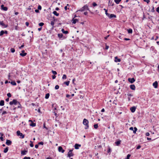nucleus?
Segmentation results:
<instances>
[{"label": "nucleus", "mask_w": 159, "mask_h": 159, "mask_svg": "<svg viewBox=\"0 0 159 159\" xmlns=\"http://www.w3.org/2000/svg\"><path fill=\"white\" fill-rule=\"evenodd\" d=\"M83 123L84 125H85V129H86L89 128V121L87 119H84Z\"/></svg>", "instance_id": "f257e3e1"}, {"label": "nucleus", "mask_w": 159, "mask_h": 159, "mask_svg": "<svg viewBox=\"0 0 159 159\" xmlns=\"http://www.w3.org/2000/svg\"><path fill=\"white\" fill-rule=\"evenodd\" d=\"M17 103H19V102L17 101L16 99H14L12 101L10 102L9 104L11 105H17Z\"/></svg>", "instance_id": "f03ea898"}, {"label": "nucleus", "mask_w": 159, "mask_h": 159, "mask_svg": "<svg viewBox=\"0 0 159 159\" xmlns=\"http://www.w3.org/2000/svg\"><path fill=\"white\" fill-rule=\"evenodd\" d=\"M85 10H88L89 11L88 7L87 5H85L82 8H80L79 10L77 11H83Z\"/></svg>", "instance_id": "7ed1b4c3"}, {"label": "nucleus", "mask_w": 159, "mask_h": 159, "mask_svg": "<svg viewBox=\"0 0 159 159\" xmlns=\"http://www.w3.org/2000/svg\"><path fill=\"white\" fill-rule=\"evenodd\" d=\"M16 133L17 135L20 136L22 139H23L24 138V135H23L22 133H20V131H17L16 132Z\"/></svg>", "instance_id": "20e7f679"}, {"label": "nucleus", "mask_w": 159, "mask_h": 159, "mask_svg": "<svg viewBox=\"0 0 159 159\" xmlns=\"http://www.w3.org/2000/svg\"><path fill=\"white\" fill-rule=\"evenodd\" d=\"M128 81L131 83H133L135 80L134 78H129L128 79Z\"/></svg>", "instance_id": "39448f33"}, {"label": "nucleus", "mask_w": 159, "mask_h": 159, "mask_svg": "<svg viewBox=\"0 0 159 159\" xmlns=\"http://www.w3.org/2000/svg\"><path fill=\"white\" fill-rule=\"evenodd\" d=\"M58 150L59 152H61L62 153H63L65 152V150L63 149L62 148L61 146L58 147Z\"/></svg>", "instance_id": "423d86ee"}, {"label": "nucleus", "mask_w": 159, "mask_h": 159, "mask_svg": "<svg viewBox=\"0 0 159 159\" xmlns=\"http://www.w3.org/2000/svg\"><path fill=\"white\" fill-rule=\"evenodd\" d=\"M1 9L2 10H4V11H7V9H8L7 7H5L4 6V5H3V4H2V5H1Z\"/></svg>", "instance_id": "0eeeda50"}, {"label": "nucleus", "mask_w": 159, "mask_h": 159, "mask_svg": "<svg viewBox=\"0 0 159 159\" xmlns=\"http://www.w3.org/2000/svg\"><path fill=\"white\" fill-rule=\"evenodd\" d=\"M11 143L12 142L11 140L8 139H7L6 144L8 146L10 145L11 144Z\"/></svg>", "instance_id": "6e6552de"}, {"label": "nucleus", "mask_w": 159, "mask_h": 159, "mask_svg": "<svg viewBox=\"0 0 159 159\" xmlns=\"http://www.w3.org/2000/svg\"><path fill=\"white\" fill-rule=\"evenodd\" d=\"M81 146V145L80 144L77 143H76L74 146L75 148L76 149H79V147H80Z\"/></svg>", "instance_id": "1a4fd4ad"}, {"label": "nucleus", "mask_w": 159, "mask_h": 159, "mask_svg": "<svg viewBox=\"0 0 159 159\" xmlns=\"http://www.w3.org/2000/svg\"><path fill=\"white\" fill-rule=\"evenodd\" d=\"M21 52H22L20 54V55L22 57L25 56L27 54V53L25 52V51L24 50H22Z\"/></svg>", "instance_id": "9d476101"}, {"label": "nucleus", "mask_w": 159, "mask_h": 159, "mask_svg": "<svg viewBox=\"0 0 159 159\" xmlns=\"http://www.w3.org/2000/svg\"><path fill=\"white\" fill-rule=\"evenodd\" d=\"M0 25L4 26L5 28H7V25H5L3 21L0 22Z\"/></svg>", "instance_id": "9b49d317"}, {"label": "nucleus", "mask_w": 159, "mask_h": 159, "mask_svg": "<svg viewBox=\"0 0 159 159\" xmlns=\"http://www.w3.org/2000/svg\"><path fill=\"white\" fill-rule=\"evenodd\" d=\"M153 85L155 88H157L158 87V82L157 81H156L154 83H153Z\"/></svg>", "instance_id": "f8f14e48"}, {"label": "nucleus", "mask_w": 159, "mask_h": 159, "mask_svg": "<svg viewBox=\"0 0 159 159\" xmlns=\"http://www.w3.org/2000/svg\"><path fill=\"white\" fill-rule=\"evenodd\" d=\"M136 109V107H133L130 108V110L132 112H134Z\"/></svg>", "instance_id": "ddd939ff"}, {"label": "nucleus", "mask_w": 159, "mask_h": 159, "mask_svg": "<svg viewBox=\"0 0 159 159\" xmlns=\"http://www.w3.org/2000/svg\"><path fill=\"white\" fill-rule=\"evenodd\" d=\"M28 152L27 150H24L21 151V154L22 155H25Z\"/></svg>", "instance_id": "4468645a"}, {"label": "nucleus", "mask_w": 159, "mask_h": 159, "mask_svg": "<svg viewBox=\"0 0 159 159\" xmlns=\"http://www.w3.org/2000/svg\"><path fill=\"white\" fill-rule=\"evenodd\" d=\"M78 21V19H76L73 18L72 20V23L74 24H75L76 22Z\"/></svg>", "instance_id": "2eb2a0df"}, {"label": "nucleus", "mask_w": 159, "mask_h": 159, "mask_svg": "<svg viewBox=\"0 0 159 159\" xmlns=\"http://www.w3.org/2000/svg\"><path fill=\"white\" fill-rule=\"evenodd\" d=\"M67 156L68 157H72L74 156V154L72 152H68Z\"/></svg>", "instance_id": "dca6fc26"}, {"label": "nucleus", "mask_w": 159, "mask_h": 159, "mask_svg": "<svg viewBox=\"0 0 159 159\" xmlns=\"http://www.w3.org/2000/svg\"><path fill=\"white\" fill-rule=\"evenodd\" d=\"M115 61L116 62H120L121 61L120 59L118 58L117 57H115Z\"/></svg>", "instance_id": "f3484780"}, {"label": "nucleus", "mask_w": 159, "mask_h": 159, "mask_svg": "<svg viewBox=\"0 0 159 159\" xmlns=\"http://www.w3.org/2000/svg\"><path fill=\"white\" fill-rule=\"evenodd\" d=\"M29 121H31V123L30 124V125L32 127H35L36 126V123H34L32 122V120H29Z\"/></svg>", "instance_id": "a211bd4d"}, {"label": "nucleus", "mask_w": 159, "mask_h": 159, "mask_svg": "<svg viewBox=\"0 0 159 159\" xmlns=\"http://www.w3.org/2000/svg\"><path fill=\"white\" fill-rule=\"evenodd\" d=\"M130 88L131 89L133 90H135V87L134 85L132 84L130 85Z\"/></svg>", "instance_id": "6ab92c4d"}, {"label": "nucleus", "mask_w": 159, "mask_h": 159, "mask_svg": "<svg viewBox=\"0 0 159 159\" xmlns=\"http://www.w3.org/2000/svg\"><path fill=\"white\" fill-rule=\"evenodd\" d=\"M116 16L114 14H110V16L109 18H116Z\"/></svg>", "instance_id": "aec40b11"}, {"label": "nucleus", "mask_w": 159, "mask_h": 159, "mask_svg": "<svg viewBox=\"0 0 159 159\" xmlns=\"http://www.w3.org/2000/svg\"><path fill=\"white\" fill-rule=\"evenodd\" d=\"M61 31L63 34H67L68 33V31H65L64 29H62L61 30Z\"/></svg>", "instance_id": "412c9836"}, {"label": "nucleus", "mask_w": 159, "mask_h": 159, "mask_svg": "<svg viewBox=\"0 0 159 159\" xmlns=\"http://www.w3.org/2000/svg\"><path fill=\"white\" fill-rule=\"evenodd\" d=\"M4 104V101L3 100H1L0 101V106H3Z\"/></svg>", "instance_id": "4be33fe9"}, {"label": "nucleus", "mask_w": 159, "mask_h": 159, "mask_svg": "<svg viewBox=\"0 0 159 159\" xmlns=\"http://www.w3.org/2000/svg\"><path fill=\"white\" fill-rule=\"evenodd\" d=\"M53 13L55 16H58L59 15V14L56 11H54Z\"/></svg>", "instance_id": "5701e85b"}, {"label": "nucleus", "mask_w": 159, "mask_h": 159, "mask_svg": "<svg viewBox=\"0 0 159 159\" xmlns=\"http://www.w3.org/2000/svg\"><path fill=\"white\" fill-rule=\"evenodd\" d=\"M57 35L60 39L63 36V34H58Z\"/></svg>", "instance_id": "b1692460"}, {"label": "nucleus", "mask_w": 159, "mask_h": 159, "mask_svg": "<svg viewBox=\"0 0 159 159\" xmlns=\"http://www.w3.org/2000/svg\"><path fill=\"white\" fill-rule=\"evenodd\" d=\"M11 84L13 85H16V84L15 81H11V82H9Z\"/></svg>", "instance_id": "393cba45"}, {"label": "nucleus", "mask_w": 159, "mask_h": 159, "mask_svg": "<svg viewBox=\"0 0 159 159\" xmlns=\"http://www.w3.org/2000/svg\"><path fill=\"white\" fill-rule=\"evenodd\" d=\"M8 150V147H7L4 149L3 152L5 153H7V152Z\"/></svg>", "instance_id": "a878e982"}, {"label": "nucleus", "mask_w": 159, "mask_h": 159, "mask_svg": "<svg viewBox=\"0 0 159 159\" xmlns=\"http://www.w3.org/2000/svg\"><path fill=\"white\" fill-rule=\"evenodd\" d=\"M70 81H67L66 82H64V84H66L67 86H68L69 85L70 83Z\"/></svg>", "instance_id": "bb28decb"}, {"label": "nucleus", "mask_w": 159, "mask_h": 159, "mask_svg": "<svg viewBox=\"0 0 159 159\" xmlns=\"http://www.w3.org/2000/svg\"><path fill=\"white\" fill-rule=\"evenodd\" d=\"M127 95L128 96V101H129L130 100V98L133 95L132 94H127Z\"/></svg>", "instance_id": "cd10ccee"}, {"label": "nucleus", "mask_w": 159, "mask_h": 159, "mask_svg": "<svg viewBox=\"0 0 159 159\" xmlns=\"http://www.w3.org/2000/svg\"><path fill=\"white\" fill-rule=\"evenodd\" d=\"M49 96L50 94L49 93L46 94L45 96V98L46 99H48L49 98Z\"/></svg>", "instance_id": "c85d7f7f"}, {"label": "nucleus", "mask_w": 159, "mask_h": 159, "mask_svg": "<svg viewBox=\"0 0 159 159\" xmlns=\"http://www.w3.org/2000/svg\"><path fill=\"white\" fill-rule=\"evenodd\" d=\"M109 5H111L112 6H113L114 5V3L112 2L111 1L110 2V1H109Z\"/></svg>", "instance_id": "c756f323"}, {"label": "nucleus", "mask_w": 159, "mask_h": 159, "mask_svg": "<svg viewBox=\"0 0 159 159\" xmlns=\"http://www.w3.org/2000/svg\"><path fill=\"white\" fill-rule=\"evenodd\" d=\"M128 33L129 34H131L132 33V30L131 29H129L127 30Z\"/></svg>", "instance_id": "7c9ffc66"}, {"label": "nucleus", "mask_w": 159, "mask_h": 159, "mask_svg": "<svg viewBox=\"0 0 159 159\" xmlns=\"http://www.w3.org/2000/svg\"><path fill=\"white\" fill-rule=\"evenodd\" d=\"M121 0H115L114 1L117 4H118L121 1Z\"/></svg>", "instance_id": "2f4dec72"}, {"label": "nucleus", "mask_w": 159, "mask_h": 159, "mask_svg": "<svg viewBox=\"0 0 159 159\" xmlns=\"http://www.w3.org/2000/svg\"><path fill=\"white\" fill-rule=\"evenodd\" d=\"M67 78V76L66 75L64 74L63 75V76L62 77V79L63 80L66 79Z\"/></svg>", "instance_id": "473e14b6"}, {"label": "nucleus", "mask_w": 159, "mask_h": 159, "mask_svg": "<svg viewBox=\"0 0 159 159\" xmlns=\"http://www.w3.org/2000/svg\"><path fill=\"white\" fill-rule=\"evenodd\" d=\"M121 141L119 140L116 141L115 143L117 145H119Z\"/></svg>", "instance_id": "72a5a7b5"}, {"label": "nucleus", "mask_w": 159, "mask_h": 159, "mask_svg": "<svg viewBox=\"0 0 159 159\" xmlns=\"http://www.w3.org/2000/svg\"><path fill=\"white\" fill-rule=\"evenodd\" d=\"M93 127L95 129H97L98 127V124H94L93 125Z\"/></svg>", "instance_id": "f704fd0d"}, {"label": "nucleus", "mask_w": 159, "mask_h": 159, "mask_svg": "<svg viewBox=\"0 0 159 159\" xmlns=\"http://www.w3.org/2000/svg\"><path fill=\"white\" fill-rule=\"evenodd\" d=\"M134 130H133V133L134 134H135L136 132V131L137 130V129L136 127H134Z\"/></svg>", "instance_id": "c9c22d12"}, {"label": "nucleus", "mask_w": 159, "mask_h": 159, "mask_svg": "<svg viewBox=\"0 0 159 159\" xmlns=\"http://www.w3.org/2000/svg\"><path fill=\"white\" fill-rule=\"evenodd\" d=\"M54 24V20L52 21L51 22V25H52V26L53 27Z\"/></svg>", "instance_id": "e433bc0d"}, {"label": "nucleus", "mask_w": 159, "mask_h": 159, "mask_svg": "<svg viewBox=\"0 0 159 159\" xmlns=\"http://www.w3.org/2000/svg\"><path fill=\"white\" fill-rule=\"evenodd\" d=\"M4 31L2 30L0 32V36H2L4 34Z\"/></svg>", "instance_id": "4c0bfd02"}, {"label": "nucleus", "mask_w": 159, "mask_h": 159, "mask_svg": "<svg viewBox=\"0 0 159 159\" xmlns=\"http://www.w3.org/2000/svg\"><path fill=\"white\" fill-rule=\"evenodd\" d=\"M11 51V52L13 53L15 52V49L14 48H11L10 49Z\"/></svg>", "instance_id": "58836bf2"}, {"label": "nucleus", "mask_w": 159, "mask_h": 159, "mask_svg": "<svg viewBox=\"0 0 159 159\" xmlns=\"http://www.w3.org/2000/svg\"><path fill=\"white\" fill-rule=\"evenodd\" d=\"M52 72L54 75H56L57 74V73L56 71H54L53 70H52Z\"/></svg>", "instance_id": "ea45409f"}, {"label": "nucleus", "mask_w": 159, "mask_h": 159, "mask_svg": "<svg viewBox=\"0 0 159 159\" xmlns=\"http://www.w3.org/2000/svg\"><path fill=\"white\" fill-rule=\"evenodd\" d=\"M17 104L18 105V106L17 107V108H21V105L20 104V103L19 102V103H17Z\"/></svg>", "instance_id": "a19ab883"}, {"label": "nucleus", "mask_w": 159, "mask_h": 159, "mask_svg": "<svg viewBox=\"0 0 159 159\" xmlns=\"http://www.w3.org/2000/svg\"><path fill=\"white\" fill-rule=\"evenodd\" d=\"M130 156V155L129 154H128L127 156V157H126V158L125 159H129V157Z\"/></svg>", "instance_id": "79ce46f5"}, {"label": "nucleus", "mask_w": 159, "mask_h": 159, "mask_svg": "<svg viewBox=\"0 0 159 159\" xmlns=\"http://www.w3.org/2000/svg\"><path fill=\"white\" fill-rule=\"evenodd\" d=\"M44 24L43 22L40 23L39 25V26H42L44 25Z\"/></svg>", "instance_id": "37998d69"}, {"label": "nucleus", "mask_w": 159, "mask_h": 159, "mask_svg": "<svg viewBox=\"0 0 159 159\" xmlns=\"http://www.w3.org/2000/svg\"><path fill=\"white\" fill-rule=\"evenodd\" d=\"M30 142L31 143L30 144V146L31 147H33L34 146V144H33V142L31 141H30Z\"/></svg>", "instance_id": "c03bdc74"}, {"label": "nucleus", "mask_w": 159, "mask_h": 159, "mask_svg": "<svg viewBox=\"0 0 159 159\" xmlns=\"http://www.w3.org/2000/svg\"><path fill=\"white\" fill-rule=\"evenodd\" d=\"M7 95L9 98H10L11 96V94L10 93H8L7 94Z\"/></svg>", "instance_id": "a18cd8bd"}, {"label": "nucleus", "mask_w": 159, "mask_h": 159, "mask_svg": "<svg viewBox=\"0 0 159 159\" xmlns=\"http://www.w3.org/2000/svg\"><path fill=\"white\" fill-rule=\"evenodd\" d=\"M59 86L58 85H56L55 86V88L56 89H59Z\"/></svg>", "instance_id": "49530a36"}, {"label": "nucleus", "mask_w": 159, "mask_h": 159, "mask_svg": "<svg viewBox=\"0 0 159 159\" xmlns=\"http://www.w3.org/2000/svg\"><path fill=\"white\" fill-rule=\"evenodd\" d=\"M144 2H146L147 4H148L150 2V0H143Z\"/></svg>", "instance_id": "de8ad7c7"}, {"label": "nucleus", "mask_w": 159, "mask_h": 159, "mask_svg": "<svg viewBox=\"0 0 159 159\" xmlns=\"http://www.w3.org/2000/svg\"><path fill=\"white\" fill-rule=\"evenodd\" d=\"M93 7H95L97 6V4L95 2L93 3Z\"/></svg>", "instance_id": "09e8293b"}, {"label": "nucleus", "mask_w": 159, "mask_h": 159, "mask_svg": "<svg viewBox=\"0 0 159 159\" xmlns=\"http://www.w3.org/2000/svg\"><path fill=\"white\" fill-rule=\"evenodd\" d=\"M38 9L39 10H41L42 9L41 6L40 5H39L38 7Z\"/></svg>", "instance_id": "8fccbe9b"}, {"label": "nucleus", "mask_w": 159, "mask_h": 159, "mask_svg": "<svg viewBox=\"0 0 159 159\" xmlns=\"http://www.w3.org/2000/svg\"><path fill=\"white\" fill-rule=\"evenodd\" d=\"M23 159H31L30 157H25Z\"/></svg>", "instance_id": "3c124183"}, {"label": "nucleus", "mask_w": 159, "mask_h": 159, "mask_svg": "<svg viewBox=\"0 0 159 159\" xmlns=\"http://www.w3.org/2000/svg\"><path fill=\"white\" fill-rule=\"evenodd\" d=\"M38 144L43 145V142H39L38 143Z\"/></svg>", "instance_id": "603ef678"}, {"label": "nucleus", "mask_w": 159, "mask_h": 159, "mask_svg": "<svg viewBox=\"0 0 159 159\" xmlns=\"http://www.w3.org/2000/svg\"><path fill=\"white\" fill-rule=\"evenodd\" d=\"M75 78H74L73 80H72V83L73 84H74V85H75V83H74V82L75 81Z\"/></svg>", "instance_id": "864d4df0"}, {"label": "nucleus", "mask_w": 159, "mask_h": 159, "mask_svg": "<svg viewBox=\"0 0 159 159\" xmlns=\"http://www.w3.org/2000/svg\"><path fill=\"white\" fill-rule=\"evenodd\" d=\"M105 14H106V15L107 16H108V17H110V14H109V13H107H107H105Z\"/></svg>", "instance_id": "5fc2aeb1"}, {"label": "nucleus", "mask_w": 159, "mask_h": 159, "mask_svg": "<svg viewBox=\"0 0 159 159\" xmlns=\"http://www.w3.org/2000/svg\"><path fill=\"white\" fill-rule=\"evenodd\" d=\"M7 112L6 111H3L2 113V115H3L5 114H7Z\"/></svg>", "instance_id": "6e6d98bb"}, {"label": "nucleus", "mask_w": 159, "mask_h": 159, "mask_svg": "<svg viewBox=\"0 0 159 159\" xmlns=\"http://www.w3.org/2000/svg\"><path fill=\"white\" fill-rule=\"evenodd\" d=\"M111 152V150L110 148H109L108 150H107L108 153H109Z\"/></svg>", "instance_id": "4d7b16f0"}, {"label": "nucleus", "mask_w": 159, "mask_h": 159, "mask_svg": "<svg viewBox=\"0 0 159 159\" xmlns=\"http://www.w3.org/2000/svg\"><path fill=\"white\" fill-rule=\"evenodd\" d=\"M17 25H16V26H15V30H18V27Z\"/></svg>", "instance_id": "13d9d810"}, {"label": "nucleus", "mask_w": 159, "mask_h": 159, "mask_svg": "<svg viewBox=\"0 0 159 159\" xmlns=\"http://www.w3.org/2000/svg\"><path fill=\"white\" fill-rule=\"evenodd\" d=\"M109 47L108 46H107V45H106V48H105V49L107 50L109 48Z\"/></svg>", "instance_id": "bf43d9fd"}, {"label": "nucleus", "mask_w": 159, "mask_h": 159, "mask_svg": "<svg viewBox=\"0 0 159 159\" xmlns=\"http://www.w3.org/2000/svg\"><path fill=\"white\" fill-rule=\"evenodd\" d=\"M156 11L159 13V7H158L156 9Z\"/></svg>", "instance_id": "052dcab7"}, {"label": "nucleus", "mask_w": 159, "mask_h": 159, "mask_svg": "<svg viewBox=\"0 0 159 159\" xmlns=\"http://www.w3.org/2000/svg\"><path fill=\"white\" fill-rule=\"evenodd\" d=\"M0 139L2 141H3L4 140V139L3 137L2 136H1L0 137Z\"/></svg>", "instance_id": "680f3d73"}, {"label": "nucleus", "mask_w": 159, "mask_h": 159, "mask_svg": "<svg viewBox=\"0 0 159 159\" xmlns=\"http://www.w3.org/2000/svg\"><path fill=\"white\" fill-rule=\"evenodd\" d=\"M56 77V76L55 75H52V79H55Z\"/></svg>", "instance_id": "e2e57ef3"}, {"label": "nucleus", "mask_w": 159, "mask_h": 159, "mask_svg": "<svg viewBox=\"0 0 159 159\" xmlns=\"http://www.w3.org/2000/svg\"><path fill=\"white\" fill-rule=\"evenodd\" d=\"M35 11L36 13H39V9H36L35 10Z\"/></svg>", "instance_id": "0e129e2a"}, {"label": "nucleus", "mask_w": 159, "mask_h": 159, "mask_svg": "<svg viewBox=\"0 0 159 159\" xmlns=\"http://www.w3.org/2000/svg\"><path fill=\"white\" fill-rule=\"evenodd\" d=\"M66 97L67 98H69L70 97V95L69 94H67L66 95Z\"/></svg>", "instance_id": "69168bd1"}, {"label": "nucleus", "mask_w": 159, "mask_h": 159, "mask_svg": "<svg viewBox=\"0 0 159 159\" xmlns=\"http://www.w3.org/2000/svg\"><path fill=\"white\" fill-rule=\"evenodd\" d=\"M145 135L146 136H148L149 135V133L148 132L146 133Z\"/></svg>", "instance_id": "338daca9"}, {"label": "nucleus", "mask_w": 159, "mask_h": 159, "mask_svg": "<svg viewBox=\"0 0 159 159\" xmlns=\"http://www.w3.org/2000/svg\"><path fill=\"white\" fill-rule=\"evenodd\" d=\"M29 22H26L25 23V25H26L27 26H28L29 25Z\"/></svg>", "instance_id": "774afa93"}]
</instances>
